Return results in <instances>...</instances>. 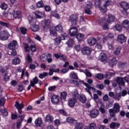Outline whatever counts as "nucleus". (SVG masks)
I'll return each mask as SVG.
<instances>
[{
    "label": "nucleus",
    "instance_id": "nucleus-1",
    "mask_svg": "<svg viewBox=\"0 0 129 129\" xmlns=\"http://www.w3.org/2000/svg\"><path fill=\"white\" fill-rule=\"evenodd\" d=\"M120 6L123 9L121 11L123 15L124 16H127V10L129 9L128 4L124 1H122L120 3Z\"/></svg>",
    "mask_w": 129,
    "mask_h": 129
},
{
    "label": "nucleus",
    "instance_id": "nucleus-2",
    "mask_svg": "<svg viewBox=\"0 0 129 129\" xmlns=\"http://www.w3.org/2000/svg\"><path fill=\"white\" fill-rule=\"evenodd\" d=\"M81 83H83V84H84V85H85V86H86V88L85 89L86 91H87L89 94H90V96H91V97H92V94H91V92H90V89H92V90L94 92H96V89L91 87V86L88 84H87V83L84 82L83 81H80Z\"/></svg>",
    "mask_w": 129,
    "mask_h": 129
},
{
    "label": "nucleus",
    "instance_id": "nucleus-3",
    "mask_svg": "<svg viewBox=\"0 0 129 129\" xmlns=\"http://www.w3.org/2000/svg\"><path fill=\"white\" fill-rule=\"evenodd\" d=\"M81 51L83 55L88 56L91 54L92 49L88 46H85L81 49Z\"/></svg>",
    "mask_w": 129,
    "mask_h": 129
},
{
    "label": "nucleus",
    "instance_id": "nucleus-4",
    "mask_svg": "<svg viewBox=\"0 0 129 129\" xmlns=\"http://www.w3.org/2000/svg\"><path fill=\"white\" fill-rule=\"evenodd\" d=\"M67 38H68V36H67V35L61 34L60 37H57L54 39V44H55L56 46H58V45L61 43V41H62V40H66Z\"/></svg>",
    "mask_w": 129,
    "mask_h": 129
},
{
    "label": "nucleus",
    "instance_id": "nucleus-5",
    "mask_svg": "<svg viewBox=\"0 0 129 129\" xmlns=\"http://www.w3.org/2000/svg\"><path fill=\"white\" fill-rule=\"evenodd\" d=\"M54 73L53 69H50L49 71V73L43 72L42 74H40L39 75V78L40 79H43V78H45V77H47V75H49L50 76L53 75Z\"/></svg>",
    "mask_w": 129,
    "mask_h": 129
},
{
    "label": "nucleus",
    "instance_id": "nucleus-6",
    "mask_svg": "<svg viewBox=\"0 0 129 129\" xmlns=\"http://www.w3.org/2000/svg\"><path fill=\"white\" fill-rule=\"evenodd\" d=\"M78 17L75 15H72L70 16L69 21L71 23L73 26H76Z\"/></svg>",
    "mask_w": 129,
    "mask_h": 129
},
{
    "label": "nucleus",
    "instance_id": "nucleus-7",
    "mask_svg": "<svg viewBox=\"0 0 129 129\" xmlns=\"http://www.w3.org/2000/svg\"><path fill=\"white\" fill-rule=\"evenodd\" d=\"M126 77H125L124 78L118 77L116 79V82L118 84H119V85H122V86H124V84L125 83L124 80L125 81H126V82H127V80H126Z\"/></svg>",
    "mask_w": 129,
    "mask_h": 129
},
{
    "label": "nucleus",
    "instance_id": "nucleus-8",
    "mask_svg": "<svg viewBox=\"0 0 129 129\" xmlns=\"http://www.w3.org/2000/svg\"><path fill=\"white\" fill-rule=\"evenodd\" d=\"M8 48L10 50H16L18 48V42L16 40L12 41L8 44Z\"/></svg>",
    "mask_w": 129,
    "mask_h": 129
},
{
    "label": "nucleus",
    "instance_id": "nucleus-9",
    "mask_svg": "<svg viewBox=\"0 0 129 129\" xmlns=\"http://www.w3.org/2000/svg\"><path fill=\"white\" fill-rule=\"evenodd\" d=\"M50 20H43L41 22V26L43 29L47 30L50 27Z\"/></svg>",
    "mask_w": 129,
    "mask_h": 129
},
{
    "label": "nucleus",
    "instance_id": "nucleus-10",
    "mask_svg": "<svg viewBox=\"0 0 129 129\" xmlns=\"http://www.w3.org/2000/svg\"><path fill=\"white\" fill-rule=\"evenodd\" d=\"M15 106L16 107V108L18 110V112L20 114H23V111H22V109L24 108V107L25 106L23 103H19V102L17 101L16 102V104L15 105Z\"/></svg>",
    "mask_w": 129,
    "mask_h": 129
},
{
    "label": "nucleus",
    "instance_id": "nucleus-11",
    "mask_svg": "<svg viewBox=\"0 0 129 129\" xmlns=\"http://www.w3.org/2000/svg\"><path fill=\"white\" fill-rule=\"evenodd\" d=\"M9 38V33L7 31H2L0 34V40L5 41Z\"/></svg>",
    "mask_w": 129,
    "mask_h": 129
},
{
    "label": "nucleus",
    "instance_id": "nucleus-12",
    "mask_svg": "<svg viewBox=\"0 0 129 129\" xmlns=\"http://www.w3.org/2000/svg\"><path fill=\"white\" fill-rule=\"evenodd\" d=\"M116 41L118 43L122 44V43H124V42L126 41V37H125L123 34L119 35L117 37Z\"/></svg>",
    "mask_w": 129,
    "mask_h": 129
},
{
    "label": "nucleus",
    "instance_id": "nucleus-13",
    "mask_svg": "<svg viewBox=\"0 0 129 129\" xmlns=\"http://www.w3.org/2000/svg\"><path fill=\"white\" fill-rule=\"evenodd\" d=\"M99 114V111L96 109H94L90 111V116L92 118H95V117H97V116H98Z\"/></svg>",
    "mask_w": 129,
    "mask_h": 129
},
{
    "label": "nucleus",
    "instance_id": "nucleus-14",
    "mask_svg": "<svg viewBox=\"0 0 129 129\" xmlns=\"http://www.w3.org/2000/svg\"><path fill=\"white\" fill-rule=\"evenodd\" d=\"M25 116H26V114H19V117H20V119H18V121L17 124V128H20L21 127V124H22V122H23V120L25 119Z\"/></svg>",
    "mask_w": 129,
    "mask_h": 129
},
{
    "label": "nucleus",
    "instance_id": "nucleus-15",
    "mask_svg": "<svg viewBox=\"0 0 129 129\" xmlns=\"http://www.w3.org/2000/svg\"><path fill=\"white\" fill-rule=\"evenodd\" d=\"M77 102V100L76 98H71L68 102V105L70 106V107H72L73 108L75 106V103Z\"/></svg>",
    "mask_w": 129,
    "mask_h": 129
},
{
    "label": "nucleus",
    "instance_id": "nucleus-16",
    "mask_svg": "<svg viewBox=\"0 0 129 129\" xmlns=\"http://www.w3.org/2000/svg\"><path fill=\"white\" fill-rule=\"evenodd\" d=\"M78 32V30H77V27H73L71 28L69 31L71 37H74L75 36H76Z\"/></svg>",
    "mask_w": 129,
    "mask_h": 129
},
{
    "label": "nucleus",
    "instance_id": "nucleus-17",
    "mask_svg": "<svg viewBox=\"0 0 129 129\" xmlns=\"http://www.w3.org/2000/svg\"><path fill=\"white\" fill-rule=\"evenodd\" d=\"M87 42L90 46H94L96 44V39L93 37H91L88 39Z\"/></svg>",
    "mask_w": 129,
    "mask_h": 129
},
{
    "label": "nucleus",
    "instance_id": "nucleus-18",
    "mask_svg": "<svg viewBox=\"0 0 129 129\" xmlns=\"http://www.w3.org/2000/svg\"><path fill=\"white\" fill-rule=\"evenodd\" d=\"M105 4L104 5L103 7H100V10L102 13H105L106 12V8L110 5V3L108 0L105 1Z\"/></svg>",
    "mask_w": 129,
    "mask_h": 129
},
{
    "label": "nucleus",
    "instance_id": "nucleus-19",
    "mask_svg": "<svg viewBox=\"0 0 129 129\" xmlns=\"http://www.w3.org/2000/svg\"><path fill=\"white\" fill-rule=\"evenodd\" d=\"M112 109L115 111V112L118 113V112H119V111H120V105H119V103H115L113 104V107Z\"/></svg>",
    "mask_w": 129,
    "mask_h": 129
},
{
    "label": "nucleus",
    "instance_id": "nucleus-20",
    "mask_svg": "<svg viewBox=\"0 0 129 129\" xmlns=\"http://www.w3.org/2000/svg\"><path fill=\"white\" fill-rule=\"evenodd\" d=\"M13 17L15 19H21L22 18V12L19 11L14 12Z\"/></svg>",
    "mask_w": 129,
    "mask_h": 129
},
{
    "label": "nucleus",
    "instance_id": "nucleus-21",
    "mask_svg": "<svg viewBox=\"0 0 129 129\" xmlns=\"http://www.w3.org/2000/svg\"><path fill=\"white\" fill-rule=\"evenodd\" d=\"M51 102L53 104H57L58 102H59V98H58V96L56 95H53L51 97Z\"/></svg>",
    "mask_w": 129,
    "mask_h": 129
},
{
    "label": "nucleus",
    "instance_id": "nucleus-22",
    "mask_svg": "<svg viewBox=\"0 0 129 129\" xmlns=\"http://www.w3.org/2000/svg\"><path fill=\"white\" fill-rule=\"evenodd\" d=\"M90 9H91V4L87 5V7H85V12L86 14H87L88 15H91L92 12Z\"/></svg>",
    "mask_w": 129,
    "mask_h": 129
},
{
    "label": "nucleus",
    "instance_id": "nucleus-23",
    "mask_svg": "<svg viewBox=\"0 0 129 129\" xmlns=\"http://www.w3.org/2000/svg\"><path fill=\"white\" fill-rule=\"evenodd\" d=\"M117 63V61L115 58L111 59L108 61V64L110 66H111V67H112L114 65H116Z\"/></svg>",
    "mask_w": 129,
    "mask_h": 129
},
{
    "label": "nucleus",
    "instance_id": "nucleus-24",
    "mask_svg": "<svg viewBox=\"0 0 129 129\" xmlns=\"http://www.w3.org/2000/svg\"><path fill=\"white\" fill-rule=\"evenodd\" d=\"M120 125V123L113 122L110 124V127L112 129L118 128Z\"/></svg>",
    "mask_w": 129,
    "mask_h": 129
},
{
    "label": "nucleus",
    "instance_id": "nucleus-25",
    "mask_svg": "<svg viewBox=\"0 0 129 129\" xmlns=\"http://www.w3.org/2000/svg\"><path fill=\"white\" fill-rule=\"evenodd\" d=\"M115 17L114 16L111 14H108V19H107V23H113L114 22V20Z\"/></svg>",
    "mask_w": 129,
    "mask_h": 129
},
{
    "label": "nucleus",
    "instance_id": "nucleus-26",
    "mask_svg": "<svg viewBox=\"0 0 129 129\" xmlns=\"http://www.w3.org/2000/svg\"><path fill=\"white\" fill-rule=\"evenodd\" d=\"M54 119V118H53V117L50 115V114H47L46 117H45V121L46 122H49V123H51V122H53V120Z\"/></svg>",
    "mask_w": 129,
    "mask_h": 129
},
{
    "label": "nucleus",
    "instance_id": "nucleus-27",
    "mask_svg": "<svg viewBox=\"0 0 129 129\" xmlns=\"http://www.w3.org/2000/svg\"><path fill=\"white\" fill-rule=\"evenodd\" d=\"M67 121L69 123H72L73 124H75V123H77V120L74 119V118L72 117L67 118Z\"/></svg>",
    "mask_w": 129,
    "mask_h": 129
},
{
    "label": "nucleus",
    "instance_id": "nucleus-28",
    "mask_svg": "<svg viewBox=\"0 0 129 129\" xmlns=\"http://www.w3.org/2000/svg\"><path fill=\"white\" fill-rule=\"evenodd\" d=\"M56 31H57V30H56V27H50V34L54 37L55 36H57V32Z\"/></svg>",
    "mask_w": 129,
    "mask_h": 129
},
{
    "label": "nucleus",
    "instance_id": "nucleus-29",
    "mask_svg": "<svg viewBox=\"0 0 129 129\" xmlns=\"http://www.w3.org/2000/svg\"><path fill=\"white\" fill-rule=\"evenodd\" d=\"M39 82V80L38 79V78L37 77H35L33 79V81H30V84H31V86L32 87H35V85L37 84Z\"/></svg>",
    "mask_w": 129,
    "mask_h": 129
},
{
    "label": "nucleus",
    "instance_id": "nucleus-30",
    "mask_svg": "<svg viewBox=\"0 0 129 129\" xmlns=\"http://www.w3.org/2000/svg\"><path fill=\"white\" fill-rule=\"evenodd\" d=\"M122 27L125 29H128L129 28V21L128 20H124L122 22Z\"/></svg>",
    "mask_w": 129,
    "mask_h": 129
},
{
    "label": "nucleus",
    "instance_id": "nucleus-31",
    "mask_svg": "<svg viewBox=\"0 0 129 129\" xmlns=\"http://www.w3.org/2000/svg\"><path fill=\"white\" fill-rule=\"evenodd\" d=\"M31 30L33 31V32H38L39 30H40V27L36 24H34L33 25H32L31 27Z\"/></svg>",
    "mask_w": 129,
    "mask_h": 129
},
{
    "label": "nucleus",
    "instance_id": "nucleus-32",
    "mask_svg": "<svg viewBox=\"0 0 129 129\" xmlns=\"http://www.w3.org/2000/svg\"><path fill=\"white\" fill-rule=\"evenodd\" d=\"M118 65L119 68H121V69H124V68L127 67V63L125 62H119Z\"/></svg>",
    "mask_w": 129,
    "mask_h": 129
},
{
    "label": "nucleus",
    "instance_id": "nucleus-33",
    "mask_svg": "<svg viewBox=\"0 0 129 129\" xmlns=\"http://www.w3.org/2000/svg\"><path fill=\"white\" fill-rule=\"evenodd\" d=\"M42 118H38L35 120V124H36V126H41V124H42Z\"/></svg>",
    "mask_w": 129,
    "mask_h": 129
},
{
    "label": "nucleus",
    "instance_id": "nucleus-34",
    "mask_svg": "<svg viewBox=\"0 0 129 129\" xmlns=\"http://www.w3.org/2000/svg\"><path fill=\"white\" fill-rule=\"evenodd\" d=\"M109 113L110 117H115V114L117 113L111 108L109 109Z\"/></svg>",
    "mask_w": 129,
    "mask_h": 129
},
{
    "label": "nucleus",
    "instance_id": "nucleus-35",
    "mask_svg": "<svg viewBox=\"0 0 129 129\" xmlns=\"http://www.w3.org/2000/svg\"><path fill=\"white\" fill-rule=\"evenodd\" d=\"M12 63L14 65H18L21 63V59L19 57L15 58L13 60Z\"/></svg>",
    "mask_w": 129,
    "mask_h": 129
},
{
    "label": "nucleus",
    "instance_id": "nucleus-36",
    "mask_svg": "<svg viewBox=\"0 0 129 129\" xmlns=\"http://www.w3.org/2000/svg\"><path fill=\"white\" fill-rule=\"evenodd\" d=\"M86 97L84 95H81L80 96V101L82 103H85L86 102Z\"/></svg>",
    "mask_w": 129,
    "mask_h": 129
},
{
    "label": "nucleus",
    "instance_id": "nucleus-37",
    "mask_svg": "<svg viewBox=\"0 0 129 129\" xmlns=\"http://www.w3.org/2000/svg\"><path fill=\"white\" fill-rule=\"evenodd\" d=\"M66 97H67V93L62 92L60 93V99H61V100H66Z\"/></svg>",
    "mask_w": 129,
    "mask_h": 129
},
{
    "label": "nucleus",
    "instance_id": "nucleus-38",
    "mask_svg": "<svg viewBox=\"0 0 129 129\" xmlns=\"http://www.w3.org/2000/svg\"><path fill=\"white\" fill-rule=\"evenodd\" d=\"M55 30L57 31V32H59V33H63V27H62V25L61 24H58L56 28H55Z\"/></svg>",
    "mask_w": 129,
    "mask_h": 129
},
{
    "label": "nucleus",
    "instance_id": "nucleus-39",
    "mask_svg": "<svg viewBox=\"0 0 129 129\" xmlns=\"http://www.w3.org/2000/svg\"><path fill=\"white\" fill-rule=\"evenodd\" d=\"M100 59H101V61L102 62H104V61H105L106 60V55L105 54L101 52L100 54Z\"/></svg>",
    "mask_w": 129,
    "mask_h": 129
},
{
    "label": "nucleus",
    "instance_id": "nucleus-40",
    "mask_svg": "<svg viewBox=\"0 0 129 129\" xmlns=\"http://www.w3.org/2000/svg\"><path fill=\"white\" fill-rule=\"evenodd\" d=\"M34 15L37 19H41L43 14H42V12L40 11H36L34 13Z\"/></svg>",
    "mask_w": 129,
    "mask_h": 129
},
{
    "label": "nucleus",
    "instance_id": "nucleus-41",
    "mask_svg": "<svg viewBox=\"0 0 129 129\" xmlns=\"http://www.w3.org/2000/svg\"><path fill=\"white\" fill-rule=\"evenodd\" d=\"M120 50H121V46H118L117 48H116V50L114 52V55H116V56H118V55H119V54H120Z\"/></svg>",
    "mask_w": 129,
    "mask_h": 129
},
{
    "label": "nucleus",
    "instance_id": "nucleus-42",
    "mask_svg": "<svg viewBox=\"0 0 129 129\" xmlns=\"http://www.w3.org/2000/svg\"><path fill=\"white\" fill-rule=\"evenodd\" d=\"M75 127L76 129H83V123L82 122L76 123Z\"/></svg>",
    "mask_w": 129,
    "mask_h": 129
},
{
    "label": "nucleus",
    "instance_id": "nucleus-43",
    "mask_svg": "<svg viewBox=\"0 0 129 129\" xmlns=\"http://www.w3.org/2000/svg\"><path fill=\"white\" fill-rule=\"evenodd\" d=\"M83 38H84V35L81 33H79L77 35V39H78L79 42L82 41V40H83Z\"/></svg>",
    "mask_w": 129,
    "mask_h": 129
},
{
    "label": "nucleus",
    "instance_id": "nucleus-44",
    "mask_svg": "<svg viewBox=\"0 0 129 129\" xmlns=\"http://www.w3.org/2000/svg\"><path fill=\"white\" fill-rule=\"evenodd\" d=\"M120 97H121V95H120V93H118L114 95L113 99L119 101V100H120Z\"/></svg>",
    "mask_w": 129,
    "mask_h": 129
},
{
    "label": "nucleus",
    "instance_id": "nucleus-45",
    "mask_svg": "<svg viewBox=\"0 0 129 129\" xmlns=\"http://www.w3.org/2000/svg\"><path fill=\"white\" fill-rule=\"evenodd\" d=\"M74 43V41H73V39L70 38L68 40V42L66 43V44L68 45V47H72L73 46V43Z\"/></svg>",
    "mask_w": 129,
    "mask_h": 129
},
{
    "label": "nucleus",
    "instance_id": "nucleus-46",
    "mask_svg": "<svg viewBox=\"0 0 129 129\" xmlns=\"http://www.w3.org/2000/svg\"><path fill=\"white\" fill-rule=\"evenodd\" d=\"M0 25H1V26H3V27H5V28H9L10 27H11L10 24L6 22H4L3 21H0Z\"/></svg>",
    "mask_w": 129,
    "mask_h": 129
},
{
    "label": "nucleus",
    "instance_id": "nucleus-47",
    "mask_svg": "<svg viewBox=\"0 0 129 129\" xmlns=\"http://www.w3.org/2000/svg\"><path fill=\"white\" fill-rule=\"evenodd\" d=\"M95 7H96V8H99V10H100V8H101L100 7V4L101 1H100V0H95Z\"/></svg>",
    "mask_w": 129,
    "mask_h": 129
},
{
    "label": "nucleus",
    "instance_id": "nucleus-48",
    "mask_svg": "<svg viewBox=\"0 0 129 129\" xmlns=\"http://www.w3.org/2000/svg\"><path fill=\"white\" fill-rule=\"evenodd\" d=\"M103 74H97L95 77L96 78H97V79H99V80H102L103 79Z\"/></svg>",
    "mask_w": 129,
    "mask_h": 129
},
{
    "label": "nucleus",
    "instance_id": "nucleus-49",
    "mask_svg": "<svg viewBox=\"0 0 129 129\" xmlns=\"http://www.w3.org/2000/svg\"><path fill=\"white\" fill-rule=\"evenodd\" d=\"M36 6L37 8H44V3H43V1H41L37 3Z\"/></svg>",
    "mask_w": 129,
    "mask_h": 129
},
{
    "label": "nucleus",
    "instance_id": "nucleus-50",
    "mask_svg": "<svg viewBox=\"0 0 129 129\" xmlns=\"http://www.w3.org/2000/svg\"><path fill=\"white\" fill-rule=\"evenodd\" d=\"M1 112L3 115H4L5 116H8L9 115V113L8 112V111H6V109H3L1 110Z\"/></svg>",
    "mask_w": 129,
    "mask_h": 129
},
{
    "label": "nucleus",
    "instance_id": "nucleus-51",
    "mask_svg": "<svg viewBox=\"0 0 129 129\" xmlns=\"http://www.w3.org/2000/svg\"><path fill=\"white\" fill-rule=\"evenodd\" d=\"M84 73H85L87 77H91L92 76L91 73L87 70H85Z\"/></svg>",
    "mask_w": 129,
    "mask_h": 129
},
{
    "label": "nucleus",
    "instance_id": "nucleus-52",
    "mask_svg": "<svg viewBox=\"0 0 129 129\" xmlns=\"http://www.w3.org/2000/svg\"><path fill=\"white\" fill-rule=\"evenodd\" d=\"M23 44L24 45V49L25 50V52H29V50H30V47L29 46L28 43H24Z\"/></svg>",
    "mask_w": 129,
    "mask_h": 129
},
{
    "label": "nucleus",
    "instance_id": "nucleus-53",
    "mask_svg": "<svg viewBox=\"0 0 129 129\" xmlns=\"http://www.w3.org/2000/svg\"><path fill=\"white\" fill-rule=\"evenodd\" d=\"M90 129H95L96 127V124L95 122L90 123L89 127Z\"/></svg>",
    "mask_w": 129,
    "mask_h": 129
},
{
    "label": "nucleus",
    "instance_id": "nucleus-54",
    "mask_svg": "<svg viewBox=\"0 0 129 129\" xmlns=\"http://www.w3.org/2000/svg\"><path fill=\"white\" fill-rule=\"evenodd\" d=\"M20 31L22 34L23 35H25V34H27V29L25 27H21Z\"/></svg>",
    "mask_w": 129,
    "mask_h": 129
},
{
    "label": "nucleus",
    "instance_id": "nucleus-55",
    "mask_svg": "<svg viewBox=\"0 0 129 129\" xmlns=\"http://www.w3.org/2000/svg\"><path fill=\"white\" fill-rule=\"evenodd\" d=\"M5 102H6V99L4 98H2L0 99V105L1 106H4V105H5Z\"/></svg>",
    "mask_w": 129,
    "mask_h": 129
},
{
    "label": "nucleus",
    "instance_id": "nucleus-56",
    "mask_svg": "<svg viewBox=\"0 0 129 129\" xmlns=\"http://www.w3.org/2000/svg\"><path fill=\"white\" fill-rule=\"evenodd\" d=\"M115 29L116 30V31H118L119 32V31H121V25L119 24H116L115 26Z\"/></svg>",
    "mask_w": 129,
    "mask_h": 129
},
{
    "label": "nucleus",
    "instance_id": "nucleus-57",
    "mask_svg": "<svg viewBox=\"0 0 129 129\" xmlns=\"http://www.w3.org/2000/svg\"><path fill=\"white\" fill-rule=\"evenodd\" d=\"M40 60L42 62H45V61L47 60V57L45 54H42V56H40Z\"/></svg>",
    "mask_w": 129,
    "mask_h": 129
},
{
    "label": "nucleus",
    "instance_id": "nucleus-58",
    "mask_svg": "<svg viewBox=\"0 0 129 129\" xmlns=\"http://www.w3.org/2000/svg\"><path fill=\"white\" fill-rule=\"evenodd\" d=\"M70 75L72 79H77V78H78L77 77V75L75 73H72L70 74Z\"/></svg>",
    "mask_w": 129,
    "mask_h": 129
},
{
    "label": "nucleus",
    "instance_id": "nucleus-59",
    "mask_svg": "<svg viewBox=\"0 0 129 129\" xmlns=\"http://www.w3.org/2000/svg\"><path fill=\"white\" fill-rule=\"evenodd\" d=\"M1 8L2 10H7L8 9V5L6 3H3L1 6Z\"/></svg>",
    "mask_w": 129,
    "mask_h": 129
},
{
    "label": "nucleus",
    "instance_id": "nucleus-60",
    "mask_svg": "<svg viewBox=\"0 0 129 129\" xmlns=\"http://www.w3.org/2000/svg\"><path fill=\"white\" fill-rule=\"evenodd\" d=\"M30 49L32 51V52H36V51H37V48H36V46L33 45H30Z\"/></svg>",
    "mask_w": 129,
    "mask_h": 129
},
{
    "label": "nucleus",
    "instance_id": "nucleus-61",
    "mask_svg": "<svg viewBox=\"0 0 129 129\" xmlns=\"http://www.w3.org/2000/svg\"><path fill=\"white\" fill-rule=\"evenodd\" d=\"M43 8H44V10L46 11V12L51 11V7L48 5H44Z\"/></svg>",
    "mask_w": 129,
    "mask_h": 129
},
{
    "label": "nucleus",
    "instance_id": "nucleus-62",
    "mask_svg": "<svg viewBox=\"0 0 129 129\" xmlns=\"http://www.w3.org/2000/svg\"><path fill=\"white\" fill-rule=\"evenodd\" d=\"M69 72V69H63L60 70L61 74H65L66 73H67Z\"/></svg>",
    "mask_w": 129,
    "mask_h": 129
},
{
    "label": "nucleus",
    "instance_id": "nucleus-63",
    "mask_svg": "<svg viewBox=\"0 0 129 129\" xmlns=\"http://www.w3.org/2000/svg\"><path fill=\"white\" fill-rule=\"evenodd\" d=\"M4 80L5 81H9V79H10V77H9V76H7V73H5L4 74Z\"/></svg>",
    "mask_w": 129,
    "mask_h": 129
},
{
    "label": "nucleus",
    "instance_id": "nucleus-64",
    "mask_svg": "<svg viewBox=\"0 0 129 129\" xmlns=\"http://www.w3.org/2000/svg\"><path fill=\"white\" fill-rule=\"evenodd\" d=\"M75 49L77 52H79L80 50H81V46L80 45H75Z\"/></svg>",
    "mask_w": 129,
    "mask_h": 129
}]
</instances>
